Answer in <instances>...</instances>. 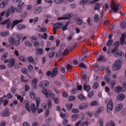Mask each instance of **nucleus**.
I'll use <instances>...</instances> for the list:
<instances>
[{"instance_id": "obj_31", "label": "nucleus", "mask_w": 126, "mask_h": 126, "mask_svg": "<svg viewBox=\"0 0 126 126\" xmlns=\"http://www.w3.org/2000/svg\"><path fill=\"white\" fill-rule=\"evenodd\" d=\"M17 28L18 29L21 30L26 28V26L25 25L19 24L17 26Z\"/></svg>"}, {"instance_id": "obj_5", "label": "nucleus", "mask_w": 126, "mask_h": 126, "mask_svg": "<svg viewBox=\"0 0 126 126\" xmlns=\"http://www.w3.org/2000/svg\"><path fill=\"white\" fill-rule=\"evenodd\" d=\"M88 106V104L85 102L80 104L79 106V109L81 110H84L86 109Z\"/></svg>"}, {"instance_id": "obj_18", "label": "nucleus", "mask_w": 126, "mask_h": 126, "mask_svg": "<svg viewBox=\"0 0 126 126\" xmlns=\"http://www.w3.org/2000/svg\"><path fill=\"white\" fill-rule=\"evenodd\" d=\"M114 56L116 57L119 56L122 57L124 56V54L121 51H118L116 52L115 54H114Z\"/></svg>"}, {"instance_id": "obj_61", "label": "nucleus", "mask_w": 126, "mask_h": 126, "mask_svg": "<svg viewBox=\"0 0 126 126\" xmlns=\"http://www.w3.org/2000/svg\"><path fill=\"white\" fill-rule=\"evenodd\" d=\"M32 8V6L31 4L29 5L27 7L26 9L27 10L30 11L31 10Z\"/></svg>"}, {"instance_id": "obj_41", "label": "nucleus", "mask_w": 126, "mask_h": 126, "mask_svg": "<svg viewBox=\"0 0 126 126\" xmlns=\"http://www.w3.org/2000/svg\"><path fill=\"white\" fill-rule=\"evenodd\" d=\"M104 110V107L103 106H101L97 110V111L99 112L100 113L102 112Z\"/></svg>"}, {"instance_id": "obj_30", "label": "nucleus", "mask_w": 126, "mask_h": 126, "mask_svg": "<svg viewBox=\"0 0 126 126\" xmlns=\"http://www.w3.org/2000/svg\"><path fill=\"white\" fill-rule=\"evenodd\" d=\"M9 32L8 31H6L4 32H0V35L3 37L6 36L8 35Z\"/></svg>"}, {"instance_id": "obj_16", "label": "nucleus", "mask_w": 126, "mask_h": 126, "mask_svg": "<svg viewBox=\"0 0 126 126\" xmlns=\"http://www.w3.org/2000/svg\"><path fill=\"white\" fill-rule=\"evenodd\" d=\"M16 39L14 38L11 37L9 38V41L10 44L12 46L14 45Z\"/></svg>"}, {"instance_id": "obj_57", "label": "nucleus", "mask_w": 126, "mask_h": 126, "mask_svg": "<svg viewBox=\"0 0 126 126\" xmlns=\"http://www.w3.org/2000/svg\"><path fill=\"white\" fill-rule=\"evenodd\" d=\"M7 52H5L1 57V59L2 60H5L7 57Z\"/></svg>"}, {"instance_id": "obj_51", "label": "nucleus", "mask_w": 126, "mask_h": 126, "mask_svg": "<svg viewBox=\"0 0 126 126\" xmlns=\"http://www.w3.org/2000/svg\"><path fill=\"white\" fill-rule=\"evenodd\" d=\"M75 99V96H74L71 95L69 97V99L70 101H73Z\"/></svg>"}, {"instance_id": "obj_52", "label": "nucleus", "mask_w": 126, "mask_h": 126, "mask_svg": "<svg viewBox=\"0 0 126 126\" xmlns=\"http://www.w3.org/2000/svg\"><path fill=\"white\" fill-rule=\"evenodd\" d=\"M104 79L105 81L107 83H109L110 81V79L109 77H104Z\"/></svg>"}, {"instance_id": "obj_24", "label": "nucleus", "mask_w": 126, "mask_h": 126, "mask_svg": "<svg viewBox=\"0 0 126 126\" xmlns=\"http://www.w3.org/2000/svg\"><path fill=\"white\" fill-rule=\"evenodd\" d=\"M31 98L32 99H34L35 98V95L34 92L33 91H31L30 92Z\"/></svg>"}, {"instance_id": "obj_49", "label": "nucleus", "mask_w": 126, "mask_h": 126, "mask_svg": "<svg viewBox=\"0 0 126 126\" xmlns=\"http://www.w3.org/2000/svg\"><path fill=\"white\" fill-rule=\"evenodd\" d=\"M19 60L23 62H26V59L23 56H20L19 58Z\"/></svg>"}, {"instance_id": "obj_23", "label": "nucleus", "mask_w": 126, "mask_h": 126, "mask_svg": "<svg viewBox=\"0 0 126 126\" xmlns=\"http://www.w3.org/2000/svg\"><path fill=\"white\" fill-rule=\"evenodd\" d=\"M78 98L81 101H85L86 99V97L82 94L79 95L78 96Z\"/></svg>"}, {"instance_id": "obj_26", "label": "nucleus", "mask_w": 126, "mask_h": 126, "mask_svg": "<svg viewBox=\"0 0 126 126\" xmlns=\"http://www.w3.org/2000/svg\"><path fill=\"white\" fill-rule=\"evenodd\" d=\"M102 5V4L101 3H97L95 5L94 9L95 10H96L99 9L100 6Z\"/></svg>"}, {"instance_id": "obj_56", "label": "nucleus", "mask_w": 126, "mask_h": 126, "mask_svg": "<svg viewBox=\"0 0 126 126\" xmlns=\"http://www.w3.org/2000/svg\"><path fill=\"white\" fill-rule=\"evenodd\" d=\"M9 12L11 14H13L14 13V7L12 6L9 10Z\"/></svg>"}, {"instance_id": "obj_10", "label": "nucleus", "mask_w": 126, "mask_h": 126, "mask_svg": "<svg viewBox=\"0 0 126 126\" xmlns=\"http://www.w3.org/2000/svg\"><path fill=\"white\" fill-rule=\"evenodd\" d=\"M126 35L124 34H122L120 38V43L121 45L125 44L126 45V41L125 39Z\"/></svg>"}, {"instance_id": "obj_6", "label": "nucleus", "mask_w": 126, "mask_h": 126, "mask_svg": "<svg viewBox=\"0 0 126 126\" xmlns=\"http://www.w3.org/2000/svg\"><path fill=\"white\" fill-rule=\"evenodd\" d=\"M40 84L42 87H45L48 86L49 84V83L47 80H43L40 83Z\"/></svg>"}, {"instance_id": "obj_45", "label": "nucleus", "mask_w": 126, "mask_h": 126, "mask_svg": "<svg viewBox=\"0 0 126 126\" xmlns=\"http://www.w3.org/2000/svg\"><path fill=\"white\" fill-rule=\"evenodd\" d=\"M28 68L29 72H31L32 71L33 67L32 65H29L28 66Z\"/></svg>"}, {"instance_id": "obj_59", "label": "nucleus", "mask_w": 126, "mask_h": 126, "mask_svg": "<svg viewBox=\"0 0 126 126\" xmlns=\"http://www.w3.org/2000/svg\"><path fill=\"white\" fill-rule=\"evenodd\" d=\"M79 66L81 68H86V66L82 63H79Z\"/></svg>"}, {"instance_id": "obj_43", "label": "nucleus", "mask_w": 126, "mask_h": 126, "mask_svg": "<svg viewBox=\"0 0 126 126\" xmlns=\"http://www.w3.org/2000/svg\"><path fill=\"white\" fill-rule=\"evenodd\" d=\"M113 41L112 39L109 40L107 43V45L108 47L110 46L113 43Z\"/></svg>"}, {"instance_id": "obj_47", "label": "nucleus", "mask_w": 126, "mask_h": 126, "mask_svg": "<svg viewBox=\"0 0 126 126\" xmlns=\"http://www.w3.org/2000/svg\"><path fill=\"white\" fill-rule=\"evenodd\" d=\"M105 71L107 76H109L110 75V72L108 68L107 67V68L105 70Z\"/></svg>"}, {"instance_id": "obj_7", "label": "nucleus", "mask_w": 126, "mask_h": 126, "mask_svg": "<svg viewBox=\"0 0 126 126\" xmlns=\"http://www.w3.org/2000/svg\"><path fill=\"white\" fill-rule=\"evenodd\" d=\"M125 95L123 94H119L116 96L117 100L119 101H122L125 98Z\"/></svg>"}, {"instance_id": "obj_62", "label": "nucleus", "mask_w": 126, "mask_h": 126, "mask_svg": "<svg viewBox=\"0 0 126 126\" xmlns=\"http://www.w3.org/2000/svg\"><path fill=\"white\" fill-rule=\"evenodd\" d=\"M72 111L73 113H75L79 112V110L77 108H74L72 109Z\"/></svg>"}, {"instance_id": "obj_1", "label": "nucleus", "mask_w": 126, "mask_h": 126, "mask_svg": "<svg viewBox=\"0 0 126 126\" xmlns=\"http://www.w3.org/2000/svg\"><path fill=\"white\" fill-rule=\"evenodd\" d=\"M113 108V104L112 100L110 99L107 105V111L108 113H110L112 110Z\"/></svg>"}, {"instance_id": "obj_35", "label": "nucleus", "mask_w": 126, "mask_h": 126, "mask_svg": "<svg viewBox=\"0 0 126 126\" xmlns=\"http://www.w3.org/2000/svg\"><path fill=\"white\" fill-rule=\"evenodd\" d=\"M89 124V122L87 121H84L81 123L80 125V126H87Z\"/></svg>"}, {"instance_id": "obj_28", "label": "nucleus", "mask_w": 126, "mask_h": 126, "mask_svg": "<svg viewBox=\"0 0 126 126\" xmlns=\"http://www.w3.org/2000/svg\"><path fill=\"white\" fill-rule=\"evenodd\" d=\"M7 3L5 1H3L0 4V7L1 8H3L6 5Z\"/></svg>"}, {"instance_id": "obj_14", "label": "nucleus", "mask_w": 126, "mask_h": 126, "mask_svg": "<svg viewBox=\"0 0 126 126\" xmlns=\"http://www.w3.org/2000/svg\"><path fill=\"white\" fill-rule=\"evenodd\" d=\"M23 103L25 105V108L29 112H31V110L30 109V105L28 101L26 100L23 102Z\"/></svg>"}, {"instance_id": "obj_44", "label": "nucleus", "mask_w": 126, "mask_h": 126, "mask_svg": "<svg viewBox=\"0 0 126 126\" xmlns=\"http://www.w3.org/2000/svg\"><path fill=\"white\" fill-rule=\"evenodd\" d=\"M38 31L40 32H45L47 31L46 29L45 28H40L38 30Z\"/></svg>"}, {"instance_id": "obj_12", "label": "nucleus", "mask_w": 126, "mask_h": 126, "mask_svg": "<svg viewBox=\"0 0 126 126\" xmlns=\"http://www.w3.org/2000/svg\"><path fill=\"white\" fill-rule=\"evenodd\" d=\"M63 26V24L62 23L58 22L53 25V28L56 29L61 28Z\"/></svg>"}, {"instance_id": "obj_11", "label": "nucleus", "mask_w": 126, "mask_h": 126, "mask_svg": "<svg viewBox=\"0 0 126 126\" xmlns=\"http://www.w3.org/2000/svg\"><path fill=\"white\" fill-rule=\"evenodd\" d=\"M123 105L122 103L118 104L116 106L115 111L116 112H119L123 108Z\"/></svg>"}, {"instance_id": "obj_48", "label": "nucleus", "mask_w": 126, "mask_h": 126, "mask_svg": "<svg viewBox=\"0 0 126 126\" xmlns=\"http://www.w3.org/2000/svg\"><path fill=\"white\" fill-rule=\"evenodd\" d=\"M21 72L24 74H26L27 73V69L25 68H23L21 69Z\"/></svg>"}, {"instance_id": "obj_64", "label": "nucleus", "mask_w": 126, "mask_h": 126, "mask_svg": "<svg viewBox=\"0 0 126 126\" xmlns=\"http://www.w3.org/2000/svg\"><path fill=\"white\" fill-rule=\"evenodd\" d=\"M94 95V92L93 91H91L88 94V97L89 98H91Z\"/></svg>"}, {"instance_id": "obj_37", "label": "nucleus", "mask_w": 126, "mask_h": 126, "mask_svg": "<svg viewBox=\"0 0 126 126\" xmlns=\"http://www.w3.org/2000/svg\"><path fill=\"white\" fill-rule=\"evenodd\" d=\"M94 20L95 22L96 23L99 20V16L97 14H95L94 16Z\"/></svg>"}, {"instance_id": "obj_29", "label": "nucleus", "mask_w": 126, "mask_h": 126, "mask_svg": "<svg viewBox=\"0 0 126 126\" xmlns=\"http://www.w3.org/2000/svg\"><path fill=\"white\" fill-rule=\"evenodd\" d=\"M83 87L84 89L86 90L87 92H88L90 89V87L89 86L86 85V84H84Z\"/></svg>"}, {"instance_id": "obj_4", "label": "nucleus", "mask_w": 126, "mask_h": 126, "mask_svg": "<svg viewBox=\"0 0 126 126\" xmlns=\"http://www.w3.org/2000/svg\"><path fill=\"white\" fill-rule=\"evenodd\" d=\"M119 6V4H116L114 2H112L111 4V7L112 10L114 13H116L117 11Z\"/></svg>"}, {"instance_id": "obj_3", "label": "nucleus", "mask_w": 126, "mask_h": 126, "mask_svg": "<svg viewBox=\"0 0 126 126\" xmlns=\"http://www.w3.org/2000/svg\"><path fill=\"white\" fill-rule=\"evenodd\" d=\"M42 92L43 94L46 95L47 98L49 97L51 94V92L50 90H47L45 88L43 89Z\"/></svg>"}, {"instance_id": "obj_36", "label": "nucleus", "mask_w": 126, "mask_h": 126, "mask_svg": "<svg viewBox=\"0 0 126 126\" xmlns=\"http://www.w3.org/2000/svg\"><path fill=\"white\" fill-rule=\"evenodd\" d=\"M37 38L35 36H32L30 38V40L33 43L35 42L37 40Z\"/></svg>"}, {"instance_id": "obj_9", "label": "nucleus", "mask_w": 126, "mask_h": 126, "mask_svg": "<svg viewBox=\"0 0 126 126\" xmlns=\"http://www.w3.org/2000/svg\"><path fill=\"white\" fill-rule=\"evenodd\" d=\"M42 10V7L40 6L36 7L34 10L33 13L35 15H36L40 13Z\"/></svg>"}, {"instance_id": "obj_53", "label": "nucleus", "mask_w": 126, "mask_h": 126, "mask_svg": "<svg viewBox=\"0 0 126 126\" xmlns=\"http://www.w3.org/2000/svg\"><path fill=\"white\" fill-rule=\"evenodd\" d=\"M60 72L62 73H64L65 72V68L64 67L61 66L59 68Z\"/></svg>"}, {"instance_id": "obj_46", "label": "nucleus", "mask_w": 126, "mask_h": 126, "mask_svg": "<svg viewBox=\"0 0 126 126\" xmlns=\"http://www.w3.org/2000/svg\"><path fill=\"white\" fill-rule=\"evenodd\" d=\"M36 100L37 107L38 108L40 102V98L39 97H37L36 98Z\"/></svg>"}, {"instance_id": "obj_8", "label": "nucleus", "mask_w": 126, "mask_h": 126, "mask_svg": "<svg viewBox=\"0 0 126 126\" xmlns=\"http://www.w3.org/2000/svg\"><path fill=\"white\" fill-rule=\"evenodd\" d=\"M51 75V77L53 78L56 76L58 74V69L56 67H54L53 69Z\"/></svg>"}, {"instance_id": "obj_40", "label": "nucleus", "mask_w": 126, "mask_h": 126, "mask_svg": "<svg viewBox=\"0 0 126 126\" xmlns=\"http://www.w3.org/2000/svg\"><path fill=\"white\" fill-rule=\"evenodd\" d=\"M119 42H115L113 45V47L115 48L118 49V47L119 45Z\"/></svg>"}, {"instance_id": "obj_17", "label": "nucleus", "mask_w": 126, "mask_h": 126, "mask_svg": "<svg viewBox=\"0 0 126 126\" xmlns=\"http://www.w3.org/2000/svg\"><path fill=\"white\" fill-rule=\"evenodd\" d=\"M73 16V14L71 13L66 14L63 16V18L64 19H69Z\"/></svg>"}, {"instance_id": "obj_20", "label": "nucleus", "mask_w": 126, "mask_h": 126, "mask_svg": "<svg viewBox=\"0 0 126 126\" xmlns=\"http://www.w3.org/2000/svg\"><path fill=\"white\" fill-rule=\"evenodd\" d=\"M37 52L36 54L39 55H41L43 53V50L41 48H37L35 49Z\"/></svg>"}, {"instance_id": "obj_32", "label": "nucleus", "mask_w": 126, "mask_h": 126, "mask_svg": "<svg viewBox=\"0 0 126 126\" xmlns=\"http://www.w3.org/2000/svg\"><path fill=\"white\" fill-rule=\"evenodd\" d=\"M78 115L75 114L72 115L71 117V120L72 121H74L76 120L78 117Z\"/></svg>"}, {"instance_id": "obj_58", "label": "nucleus", "mask_w": 126, "mask_h": 126, "mask_svg": "<svg viewBox=\"0 0 126 126\" xmlns=\"http://www.w3.org/2000/svg\"><path fill=\"white\" fill-rule=\"evenodd\" d=\"M60 116L62 117L64 119L66 118L67 117L66 114L65 113H63L61 112L60 113Z\"/></svg>"}, {"instance_id": "obj_39", "label": "nucleus", "mask_w": 126, "mask_h": 126, "mask_svg": "<svg viewBox=\"0 0 126 126\" xmlns=\"http://www.w3.org/2000/svg\"><path fill=\"white\" fill-rule=\"evenodd\" d=\"M100 126H103V120L101 117H100L98 119Z\"/></svg>"}, {"instance_id": "obj_33", "label": "nucleus", "mask_w": 126, "mask_h": 126, "mask_svg": "<svg viewBox=\"0 0 126 126\" xmlns=\"http://www.w3.org/2000/svg\"><path fill=\"white\" fill-rule=\"evenodd\" d=\"M115 126L114 123L112 121H111L107 123L106 126Z\"/></svg>"}, {"instance_id": "obj_38", "label": "nucleus", "mask_w": 126, "mask_h": 126, "mask_svg": "<svg viewBox=\"0 0 126 126\" xmlns=\"http://www.w3.org/2000/svg\"><path fill=\"white\" fill-rule=\"evenodd\" d=\"M98 103L96 101H93L91 102L90 104L91 106H96L97 105Z\"/></svg>"}, {"instance_id": "obj_27", "label": "nucleus", "mask_w": 126, "mask_h": 126, "mask_svg": "<svg viewBox=\"0 0 126 126\" xmlns=\"http://www.w3.org/2000/svg\"><path fill=\"white\" fill-rule=\"evenodd\" d=\"M65 106L66 107L67 110H69L72 107L73 104L72 103L68 104L66 103L65 104Z\"/></svg>"}, {"instance_id": "obj_21", "label": "nucleus", "mask_w": 126, "mask_h": 126, "mask_svg": "<svg viewBox=\"0 0 126 126\" xmlns=\"http://www.w3.org/2000/svg\"><path fill=\"white\" fill-rule=\"evenodd\" d=\"M122 90V88L120 86H118L115 87L114 91L115 93H120Z\"/></svg>"}, {"instance_id": "obj_25", "label": "nucleus", "mask_w": 126, "mask_h": 126, "mask_svg": "<svg viewBox=\"0 0 126 126\" xmlns=\"http://www.w3.org/2000/svg\"><path fill=\"white\" fill-rule=\"evenodd\" d=\"M31 109L33 112L34 113L36 112V109L35 104L33 103H32L31 105Z\"/></svg>"}, {"instance_id": "obj_34", "label": "nucleus", "mask_w": 126, "mask_h": 126, "mask_svg": "<svg viewBox=\"0 0 126 126\" xmlns=\"http://www.w3.org/2000/svg\"><path fill=\"white\" fill-rule=\"evenodd\" d=\"M11 22L10 20L8 19L7 20V28L9 29L11 26Z\"/></svg>"}, {"instance_id": "obj_13", "label": "nucleus", "mask_w": 126, "mask_h": 126, "mask_svg": "<svg viewBox=\"0 0 126 126\" xmlns=\"http://www.w3.org/2000/svg\"><path fill=\"white\" fill-rule=\"evenodd\" d=\"M15 63V60L14 59H11L9 60L8 63V66L9 67L11 68L13 67Z\"/></svg>"}, {"instance_id": "obj_19", "label": "nucleus", "mask_w": 126, "mask_h": 126, "mask_svg": "<svg viewBox=\"0 0 126 126\" xmlns=\"http://www.w3.org/2000/svg\"><path fill=\"white\" fill-rule=\"evenodd\" d=\"M3 113V112L1 113V115L3 116H9L10 114L9 110V109L8 108H6L5 112H4L3 115H2Z\"/></svg>"}, {"instance_id": "obj_42", "label": "nucleus", "mask_w": 126, "mask_h": 126, "mask_svg": "<svg viewBox=\"0 0 126 126\" xmlns=\"http://www.w3.org/2000/svg\"><path fill=\"white\" fill-rule=\"evenodd\" d=\"M24 4V2L22 1L19 2L18 4L17 7L18 8H20L22 7Z\"/></svg>"}, {"instance_id": "obj_55", "label": "nucleus", "mask_w": 126, "mask_h": 126, "mask_svg": "<svg viewBox=\"0 0 126 126\" xmlns=\"http://www.w3.org/2000/svg\"><path fill=\"white\" fill-rule=\"evenodd\" d=\"M88 1V0H82L80 1V3L81 5L84 4L86 3Z\"/></svg>"}, {"instance_id": "obj_54", "label": "nucleus", "mask_w": 126, "mask_h": 126, "mask_svg": "<svg viewBox=\"0 0 126 126\" xmlns=\"http://www.w3.org/2000/svg\"><path fill=\"white\" fill-rule=\"evenodd\" d=\"M25 44L26 45L31 47L32 46V44L31 42L29 41H26L25 42Z\"/></svg>"}, {"instance_id": "obj_60", "label": "nucleus", "mask_w": 126, "mask_h": 126, "mask_svg": "<svg viewBox=\"0 0 126 126\" xmlns=\"http://www.w3.org/2000/svg\"><path fill=\"white\" fill-rule=\"evenodd\" d=\"M22 36L23 34H18L16 35L17 38L18 39H21Z\"/></svg>"}, {"instance_id": "obj_2", "label": "nucleus", "mask_w": 126, "mask_h": 126, "mask_svg": "<svg viewBox=\"0 0 126 126\" xmlns=\"http://www.w3.org/2000/svg\"><path fill=\"white\" fill-rule=\"evenodd\" d=\"M120 63L119 61H117L115 62L113 66V69L116 71L118 70L120 68Z\"/></svg>"}, {"instance_id": "obj_15", "label": "nucleus", "mask_w": 126, "mask_h": 126, "mask_svg": "<svg viewBox=\"0 0 126 126\" xmlns=\"http://www.w3.org/2000/svg\"><path fill=\"white\" fill-rule=\"evenodd\" d=\"M23 19H21L19 20H16L13 21L12 23V28H13L15 25L23 21Z\"/></svg>"}, {"instance_id": "obj_50", "label": "nucleus", "mask_w": 126, "mask_h": 126, "mask_svg": "<svg viewBox=\"0 0 126 126\" xmlns=\"http://www.w3.org/2000/svg\"><path fill=\"white\" fill-rule=\"evenodd\" d=\"M20 42V41L19 40H16L14 43V45H15L16 46H17L19 45Z\"/></svg>"}, {"instance_id": "obj_63", "label": "nucleus", "mask_w": 126, "mask_h": 126, "mask_svg": "<svg viewBox=\"0 0 126 126\" xmlns=\"http://www.w3.org/2000/svg\"><path fill=\"white\" fill-rule=\"evenodd\" d=\"M53 100L54 101L55 103L56 104H58L59 102V99L57 97L54 98Z\"/></svg>"}, {"instance_id": "obj_22", "label": "nucleus", "mask_w": 126, "mask_h": 126, "mask_svg": "<svg viewBox=\"0 0 126 126\" xmlns=\"http://www.w3.org/2000/svg\"><path fill=\"white\" fill-rule=\"evenodd\" d=\"M38 82L37 79L36 78L34 79L31 82L32 85L34 87H35L36 85Z\"/></svg>"}]
</instances>
